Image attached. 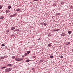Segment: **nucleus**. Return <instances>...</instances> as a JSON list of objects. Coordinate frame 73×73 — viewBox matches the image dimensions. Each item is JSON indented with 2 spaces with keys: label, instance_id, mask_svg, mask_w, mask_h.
Wrapping results in <instances>:
<instances>
[{
  "label": "nucleus",
  "instance_id": "nucleus-24",
  "mask_svg": "<svg viewBox=\"0 0 73 73\" xmlns=\"http://www.w3.org/2000/svg\"><path fill=\"white\" fill-rule=\"evenodd\" d=\"M67 43L68 44V45H69L70 44V43L69 42Z\"/></svg>",
  "mask_w": 73,
  "mask_h": 73
},
{
  "label": "nucleus",
  "instance_id": "nucleus-9",
  "mask_svg": "<svg viewBox=\"0 0 73 73\" xmlns=\"http://www.w3.org/2000/svg\"><path fill=\"white\" fill-rule=\"evenodd\" d=\"M7 58V56L5 55L3 57V59L4 58Z\"/></svg>",
  "mask_w": 73,
  "mask_h": 73
},
{
  "label": "nucleus",
  "instance_id": "nucleus-21",
  "mask_svg": "<svg viewBox=\"0 0 73 73\" xmlns=\"http://www.w3.org/2000/svg\"><path fill=\"white\" fill-rule=\"evenodd\" d=\"M5 46V45L4 44H2V46Z\"/></svg>",
  "mask_w": 73,
  "mask_h": 73
},
{
  "label": "nucleus",
  "instance_id": "nucleus-26",
  "mask_svg": "<svg viewBox=\"0 0 73 73\" xmlns=\"http://www.w3.org/2000/svg\"><path fill=\"white\" fill-rule=\"evenodd\" d=\"M13 58H15V56H13L12 57Z\"/></svg>",
  "mask_w": 73,
  "mask_h": 73
},
{
  "label": "nucleus",
  "instance_id": "nucleus-2",
  "mask_svg": "<svg viewBox=\"0 0 73 73\" xmlns=\"http://www.w3.org/2000/svg\"><path fill=\"white\" fill-rule=\"evenodd\" d=\"M11 70V68H8L5 71H6V72H10Z\"/></svg>",
  "mask_w": 73,
  "mask_h": 73
},
{
  "label": "nucleus",
  "instance_id": "nucleus-1",
  "mask_svg": "<svg viewBox=\"0 0 73 73\" xmlns=\"http://www.w3.org/2000/svg\"><path fill=\"white\" fill-rule=\"evenodd\" d=\"M23 59L20 58H17L16 60V61H21L23 60Z\"/></svg>",
  "mask_w": 73,
  "mask_h": 73
},
{
  "label": "nucleus",
  "instance_id": "nucleus-30",
  "mask_svg": "<svg viewBox=\"0 0 73 73\" xmlns=\"http://www.w3.org/2000/svg\"><path fill=\"white\" fill-rule=\"evenodd\" d=\"M39 0H34V1H38Z\"/></svg>",
  "mask_w": 73,
  "mask_h": 73
},
{
  "label": "nucleus",
  "instance_id": "nucleus-6",
  "mask_svg": "<svg viewBox=\"0 0 73 73\" xmlns=\"http://www.w3.org/2000/svg\"><path fill=\"white\" fill-rule=\"evenodd\" d=\"M62 36H65V34L63 33L61 34Z\"/></svg>",
  "mask_w": 73,
  "mask_h": 73
},
{
  "label": "nucleus",
  "instance_id": "nucleus-31",
  "mask_svg": "<svg viewBox=\"0 0 73 73\" xmlns=\"http://www.w3.org/2000/svg\"><path fill=\"white\" fill-rule=\"evenodd\" d=\"M16 30H14V32H16Z\"/></svg>",
  "mask_w": 73,
  "mask_h": 73
},
{
  "label": "nucleus",
  "instance_id": "nucleus-29",
  "mask_svg": "<svg viewBox=\"0 0 73 73\" xmlns=\"http://www.w3.org/2000/svg\"><path fill=\"white\" fill-rule=\"evenodd\" d=\"M59 13L57 14H56V16H57V15H59Z\"/></svg>",
  "mask_w": 73,
  "mask_h": 73
},
{
  "label": "nucleus",
  "instance_id": "nucleus-13",
  "mask_svg": "<svg viewBox=\"0 0 73 73\" xmlns=\"http://www.w3.org/2000/svg\"><path fill=\"white\" fill-rule=\"evenodd\" d=\"M16 11L17 12H19V11H20V9H17Z\"/></svg>",
  "mask_w": 73,
  "mask_h": 73
},
{
  "label": "nucleus",
  "instance_id": "nucleus-11",
  "mask_svg": "<svg viewBox=\"0 0 73 73\" xmlns=\"http://www.w3.org/2000/svg\"><path fill=\"white\" fill-rule=\"evenodd\" d=\"M71 33H72V32H71V31H69L68 32V33H69V34H70Z\"/></svg>",
  "mask_w": 73,
  "mask_h": 73
},
{
  "label": "nucleus",
  "instance_id": "nucleus-14",
  "mask_svg": "<svg viewBox=\"0 0 73 73\" xmlns=\"http://www.w3.org/2000/svg\"><path fill=\"white\" fill-rule=\"evenodd\" d=\"M19 29H17V30H16V32H18V31H19Z\"/></svg>",
  "mask_w": 73,
  "mask_h": 73
},
{
  "label": "nucleus",
  "instance_id": "nucleus-12",
  "mask_svg": "<svg viewBox=\"0 0 73 73\" xmlns=\"http://www.w3.org/2000/svg\"><path fill=\"white\" fill-rule=\"evenodd\" d=\"M11 8V7L10 6H9L8 7V9H10Z\"/></svg>",
  "mask_w": 73,
  "mask_h": 73
},
{
  "label": "nucleus",
  "instance_id": "nucleus-16",
  "mask_svg": "<svg viewBox=\"0 0 73 73\" xmlns=\"http://www.w3.org/2000/svg\"><path fill=\"white\" fill-rule=\"evenodd\" d=\"M50 58H52L53 57V56L52 55L50 56Z\"/></svg>",
  "mask_w": 73,
  "mask_h": 73
},
{
  "label": "nucleus",
  "instance_id": "nucleus-33",
  "mask_svg": "<svg viewBox=\"0 0 73 73\" xmlns=\"http://www.w3.org/2000/svg\"><path fill=\"white\" fill-rule=\"evenodd\" d=\"M15 15H16V14H15L14 15H13V16H15Z\"/></svg>",
  "mask_w": 73,
  "mask_h": 73
},
{
  "label": "nucleus",
  "instance_id": "nucleus-3",
  "mask_svg": "<svg viewBox=\"0 0 73 73\" xmlns=\"http://www.w3.org/2000/svg\"><path fill=\"white\" fill-rule=\"evenodd\" d=\"M11 30H13L14 29H15V27H12L11 28Z\"/></svg>",
  "mask_w": 73,
  "mask_h": 73
},
{
  "label": "nucleus",
  "instance_id": "nucleus-10",
  "mask_svg": "<svg viewBox=\"0 0 73 73\" xmlns=\"http://www.w3.org/2000/svg\"><path fill=\"white\" fill-rule=\"evenodd\" d=\"M30 53H31V51H29L27 52V53H28V54H29Z\"/></svg>",
  "mask_w": 73,
  "mask_h": 73
},
{
  "label": "nucleus",
  "instance_id": "nucleus-19",
  "mask_svg": "<svg viewBox=\"0 0 73 73\" xmlns=\"http://www.w3.org/2000/svg\"><path fill=\"white\" fill-rule=\"evenodd\" d=\"M60 30V29H58L56 30H55L54 31V32H56V31H59Z\"/></svg>",
  "mask_w": 73,
  "mask_h": 73
},
{
  "label": "nucleus",
  "instance_id": "nucleus-8",
  "mask_svg": "<svg viewBox=\"0 0 73 73\" xmlns=\"http://www.w3.org/2000/svg\"><path fill=\"white\" fill-rule=\"evenodd\" d=\"M4 17L3 16H1V18H0V19H4Z\"/></svg>",
  "mask_w": 73,
  "mask_h": 73
},
{
  "label": "nucleus",
  "instance_id": "nucleus-34",
  "mask_svg": "<svg viewBox=\"0 0 73 73\" xmlns=\"http://www.w3.org/2000/svg\"><path fill=\"white\" fill-rule=\"evenodd\" d=\"M7 32H8V31H7Z\"/></svg>",
  "mask_w": 73,
  "mask_h": 73
},
{
  "label": "nucleus",
  "instance_id": "nucleus-27",
  "mask_svg": "<svg viewBox=\"0 0 73 73\" xmlns=\"http://www.w3.org/2000/svg\"><path fill=\"white\" fill-rule=\"evenodd\" d=\"M66 45H68V43H67L66 44Z\"/></svg>",
  "mask_w": 73,
  "mask_h": 73
},
{
  "label": "nucleus",
  "instance_id": "nucleus-22",
  "mask_svg": "<svg viewBox=\"0 0 73 73\" xmlns=\"http://www.w3.org/2000/svg\"><path fill=\"white\" fill-rule=\"evenodd\" d=\"M1 8H2V6H0V9H1Z\"/></svg>",
  "mask_w": 73,
  "mask_h": 73
},
{
  "label": "nucleus",
  "instance_id": "nucleus-25",
  "mask_svg": "<svg viewBox=\"0 0 73 73\" xmlns=\"http://www.w3.org/2000/svg\"><path fill=\"white\" fill-rule=\"evenodd\" d=\"M6 68V67H2V69H4V68Z\"/></svg>",
  "mask_w": 73,
  "mask_h": 73
},
{
  "label": "nucleus",
  "instance_id": "nucleus-7",
  "mask_svg": "<svg viewBox=\"0 0 73 73\" xmlns=\"http://www.w3.org/2000/svg\"><path fill=\"white\" fill-rule=\"evenodd\" d=\"M26 62H29V61H30V60L29 59H27L26 60Z\"/></svg>",
  "mask_w": 73,
  "mask_h": 73
},
{
  "label": "nucleus",
  "instance_id": "nucleus-15",
  "mask_svg": "<svg viewBox=\"0 0 73 73\" xmlns=\"http://www.w3.org/2000/svg\"><path fill=\"white\" fill-rule=\"evenodd\" d=\"M48 46H49V47H50L51 46H52V45L51 44H48Z\"/></svg>",
  "mask_w": 73,
  "mask_h": 73
},
{
  "label": "nucleus",
  "instance_id": "nucleus-18",
  "mask_svg": "<svg viewBox=\"0 0 73 73\" xmlns=\"http://www.w3.org/2000/svg\"><path fill=\"white\" fill-rule=\"evenodd\" d=\"M60 58H63V56H61L60 57Z\"/></svg>",
  "mask_w": 73,
  "mask_h": 73
},
{
  "label": "nucleus",
  "instance_id": "nucleus-32",
  "mask_svg": "<svg viewBox=\"0 0 73 73\" xmlns=\"http://www.w3.org/2000/svg\"><path fill=\"white\" fill-rule=\"evenodd\" d=\"M22 57H24V55L22 56Z\"/></svg>",
  "mask_w": 73,
  "mask_h": 73
},
{
  "label": "nucleus",
  "instance_id": "nucleus-35",
  "mask_svg": "<svg viewBox=\"0 0 73 73\" xmlns=\"http://www.w3.org/2000/svg\"><path fill=\"white\" fill-rule=\"evenodd\" d=\"M1 59V58H0V60Z\"/></svg>",
  "mask_w": 73,
  "mask_h": 73
},
{
  "label": "nucleus",
  "instance_id": "nucleus-5",
  "mask_svg": "<svg viewBox=\"0 0 73 73\" xmlns=\"http://www.w3.org/2000/svg\"><path fill=\"white\" fill-rule=\"evenodd\" d=\"M40 24H43V25H44L45 26H46V23L43 24V23H41Z\"/></svg>",
  "mask_w": 73,
  "mask_h": 73
},
{
  "label": "nucleus",
  "instance_id": "nucleus-20",
  "mask_svg": "<svg viewBox=\"0 0 73 73\" xmlns=\"http://www.w3.org/2000/svg\"><path fill=\"white\" fill-rule=\"evenodd\" d=\"M24 55L25 56H27V55H28V54L27 53H25Z\"/></svg>",
  "mask_w": 73,
  "mask_h": 73
},
{
  "label": "nucleus",
  "instance_id": "nucleus-36",
  "mask_svg": "<svg viewBox=\"0 0 73 73\" xmlns=\"http://www.w3.org/2000/svg\"><path fill=\"white\" fill-rule=\"evenodd\" d=\"M72 51H73V50H72Z\"/></svg>",
  "mask_w": 73,
  "mask_h": 73
},
{
  "label": "nucleus",
  "instance_id": "nucleus-17",
  "mask_svg": "<svg viewBox=\"0 0 73 73\" xmlns=\"http://www.w3.org/2000/svg\"><path fill=\"white\" fill-rule=\"evenodd\" d=\"M13 16H15V15H12L10 16V17H13Z\"/></svg>",
  "mask_w": 73,
  "mask_h": 73
},
{
  "label": "nucleus",
  "instance_id": "nucleus-23",
  "mask_svg": "<svg viewBox=\"0 0 73 73\" xmlns=\"http://www.w3.org/2000/svg\"><path fill=\"white\" fill-rule=\"evenodd\" d=\"M7 66H12V64H8Z\"/></svg>",
  "mask_w": 73,
  "mask_h": 73
},
{
  "label": "nucleus",
  "instance_id": "nucleus-28",
  "mask_svg": "<svg viewBox=\"0 0 73 73\" xmlns=\"http://www.w3.org/2000/svg\"><path fill=\"white\" fill-rule=\"evenodd\" d=\"M1 59H3V58H3V57H1Z\"/></svg>",
  "mask_w": 73,
  "mask_h": 73
},
{
  "label": "nucleus",
  "instance_id": "nucleus-4",
  "mask_svg": "<svg viewBox=\"0 0 73 73\" xmlns=\"http://www.w3.org/2000/svg\"><path fill=\"white\" fill-rule=\"evenodd\" d=\"M10 11L9 10H6V12L7 13H9V12H10Z\"/></svg>",
  "mask_w": 73,
  "mask_h": 73
}]
</instances>
